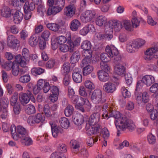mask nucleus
Listing matches in <instances>:
<instances>
[{
	"instance_id": "a211bd4d",
	"label": "nucleus",
	"mask_w": 158,
	"mask_h": 158,
	"mask_svg": "<svg viewBox=\"0 0 158 158\" xmlns=\"http://www.w3.org/2000/svg\"><path fill=\"white\" fill-rule=\"evenodd\" d=\"M81 23L79 20L77 19L73 20L71 22L70 28L73 31H77L81 27Z\"/></svg>"
},
{
	"instance_id": "72a5a7b5",
	"label": "nucleus",
	"mask_w": 158,
	"mask_h": 158,
	"mask_svg": "<svg viewBox=\"0 0 158 158\" xmlns=\"http://www.w3.org/2000/svg\"><path fill=\"white\" fill-rule=\"evenodd\" d=\"M47 27L50 30L55 32L58 31L60 27L59 25L55 23H48Z\"/></svg>"
},
{
	"instance_id": "6ab92c4d",
	"label": "nucleus",
	"mask_w": 158,
	"mask_h": 158,
	"mask_svg": "<svg viewBox=\"0 0 158 158\" xmlns=\"http://www.w3.org/2000/svg\"><path fill=\"white\" fill-rule=\"evenodd\" d=\"M51 125L52 135L54 137H57L59 133L62 132L63 130L61 128L53 124H51Z\"/></svg>"
},
{
	"instance_id": "a878e982",
	"label": "nucleus",
	"mask_w": 158,
	"mask_h": 158,
	"mask_svg": "<svg viewBox=\"0 0 158 158\" xmlns=\"http://www.w3.org/2000/svg\"><path fill=\"white\" fill-rule=\"evenodd\" d=\"M35 4L34 2H30L28 1L25 3L23 7L24 11H33L35 9Z\"/></svg>"
},
{
	"instance_id": "6e6552de",
	"label": "nucleus",
	"mask_w": 158,
	"mask_h": 158,
	"mask_svg": "<svg viewBox=\"0 0 158 158\" xmlns=\"http://www.w3.org/2000/svg\"><path fill=\"white\" fill-rule=\"evenodd\" d=\"M81 70L78 68H75L73 71L72 77L73 81L77 83H80L82 81V76Z\"/></svg>"
},
{
	"instance_id": "603ef678",
	"label": "nucleus",
	"mask_w": 158,
	"mask_h": 158,
	"mask_svg": "<svg viewBox=\"0 0 158 158\" xmlns=\"http://www.w3.org/2000/svg\"><path fill=\"white\" fill-rule=\"evenodd\" d=\"M100 59L101 62H107L110 60V58L107 53H102L100 55Z\"/></svg>"
},
{
	"instance_id": "49530a36",
	"label": "nucleus",
	"mask_w": 158,
	"mask_h": 158,
	"mask_svg": "<svg viewBox=\"0 0 158 158\" xmlns=\"http://www.w3.org/2000/svg\"><path fill=\"white\" fill-rule=\"evenodd\" d=\"M50 158H66L63 153L59 152H55L51 155Z\"/></svg>"
},
{
	"instance_id": "bf43d9fd",
	"label": "nucleus",
	"mask_w": 158,
	"mask_h": 158,
	"mask_svg": "<svg viewBox=\"0 0 158 158\" xmlns=\"http://www.w3.org/2000/svg\"><path fill=\"white\" fill-rule=\"evenodd\" d=\"M56 61L54 59H50L46 63V66L48 69H51L53 68L55 65Z\"/></svg>"
},
{
	"instance_id": "20e7f679",
	"label": "nucleus",
	"mask_w": 158,
	"mask_h": 158,
	"mask_svg": "<svg viewBox=\"0 0 158 158\" xmlns=\"http://www.w3.org/2000/svg\"><path fill=\"white\" fill-rule=\"evenodd\" d=\"M91 98L96 103L102 104L106 102V98L102 97V91L99 89H96L92 92Z\"/></svg>"
},
{
	"instance_id": "f03ea898",
	"label": "nucleus",
	"mask_w": 158,
	"mask_h": 158,
	"mask_svg": "<svg viewBox=\"0 0 158 158\" xmlns=\"http://www.w3.org/2000/svg\"><path fill=\"white\" fill-rule=\"evenodd\" d=\"M10 133L13 139L17 140L19 138H22L28 134L27 130L22 126L19 125L16 128L15 125L13 124L10 126Z\"/></svg>"
},
{
	"instance_id": "5701e85b",
	"label": "nucleus",
	"mask_w": 158,
	"mask_h": 158,
	"mask_svg": "<svg viewBox=\"0 0 158 158\" xmlns=\"http://www.w3.org/2000/svg\"><path fill=\"white\" fill-rule=\"evenodd\" d=\"M80 53L79 51H75L71 56L70 61L72 64H75L77 62L80 58Z\"/></svg>"
},
{
	"instance_id": "37998d69",
	"label": "nucleus",
	"mask_w": 158,
	"mask_h": 158,
	"mask_svg": "<svg viewBox=\"0 0 158 158\" xmlns=\"http://www.w3.org/2000/svg\"><path fill=\"white\" fill-rule=\"evenodd\" d=\"M98 139V135L96 136H94L92 138H90L87 141V144L88 146H92L95 142H97Z\"/></svg>"
},
{
	"instance_id": "c9c22d12",
	"label": "nucleus",
	"mask_w": 158,
	"mask_h": 158,
	"mask_svg": "<svg viewBox=\"0 0 158 158\" xmlns=\"http://www.w3.org/2000/svg\"><path fill=\"white\" fill-rule=\"evenodd\" d=\"M70 143L71 147L75 150L74 152H77L78 151L80 146L78 142L75 140H72Z\"/></svg>"
},
{
	"instance_id": "9b49d317",
	"label": "nucleus",
	"mask_w": 158,
	"mask_h": 158,
	"mask_svg": "<svg viewBox=\"0 0 158 158\" xmlns=\"http://www.w3.org/2000/svg\"><path fill=\"white\" fill-rule=\"evenodd\" d=\"M20 44L19 41L14 36L10 35V48L15 51H17Z\"/></svg>"
},
{
	"instance_id": "052dcab7",
	"label": "nucleus",
	"mask_w": 158,
	"mask_h": 158,
	"mask_svg": "<svg viewBox=\"0 0 158 158\" xmlns=\"http://www.w3.org/2000/svg\"><path fill=\"white\" fill-rule=\"evenodd\" d=\"M85 85L86 88L89 89H94L95 88V86L94 84L89 80L86 81H85Z\"/></svg>"
},
{
	"instance_id": "0eeeda50",
	"label": "nucleus",
	"mask_w": 158,
	"mask_h": 158,
	"mask_svg": "<svg viewBox=\"0 0 158 158\" xmlns=\"http://www.w3.org/2000/svg\"><path fill=\"white\" fill-rule=\"evenodd\" d=\"M14 16L13 21L15 23H19L23 19V14L16 9L10 10V15Z\"/></svg>"
},
{
	"instance_id": "e2e57ef3",
	"label": "nucleus",
	"mask_w": 158,
	"mask_h": 158,
	"mask_svg": "<svg viewBox=\"0 0 158 158\" xmlns=\"http://www.w3.org/2000/svg\"><path fill=\"white\" fill-rule=\"evenodd\" d=\"M107 62H101L100 63V67L102 69L101 70H104L107 72L110 70V68L107 65Z\"/></svg>"
},
{
	"instance_id": "a18cd8bd",
	"label": "nucleus",
	"mask_w": 158,
	"mask_h": 158,
	"mask_svg": "<svg viewBox=\"0 0 158 158\" xmlns=\"http://www.w3.org/2000/svg\"><path fill=\"white\" fill-rule=\"evenodd\" d=\"M59 50L62 52H65L69 51L70 52H72L73 51H71L70 50V46L65 44H60L59 46Z\"/></svg>"
},
{
	"instance_id": "412c9836",
	"label": "nucleus",
	"mask_w": 158,
	"mask_h": 158,
	"mask_svg": "<svg viewBox=\"0 0 158 158\" xmlns=\"http://www.w3.org/2000/svg\"><path fill=\"white\" fill-rule=\"evenodd\" d=\"M73 118V120L74 123L77 125L80 126L84 122V118L83 115L80 114H77Z\"/></svg>"
},
{
	"instance_id": "3c124183",
	"label": "nucleus",
	"mask_w": 158,
	"mask_h": 158,
	"mask_svg": "<svg viewBox=\"0 0 158 158\" xmlns=\"http://www.w3.org/2000/svg\"><path fill=\"white\" fill-rule=\"evenodd\" d=\"M66 148V146L65 144L60 143L57 145V152H59L60 153H63L67 151Z\"/></svg>"
},
{
	"instance_id": "4c0bfd02",
	"label": "nucleus",
	"mask_w": 158,
	"mask_h": 158,
	"mask_svg": "<svg viewBox=\"0 0 158 158\" xmlns=\"http://www.w3.org/2000/svg\"><path fill=\"white\" fill-rule=\"evenodd\" d=\"M123 23L126 30L129 31H133V27H132V24L130 21L124 20L123 21Z\"/></svg>"
},
{
	"instance_id": "09e8293b",
	"label": "nucleus",
	"mask_w": 158,
	"mask_h": 158,
	"mask_svg": "<svg viewBox=\"0 0 158 158\" xmlns=\"http://www.w3.org/2000/svg\"><path fill=\"white\" fill-rule=\"evenodd\" d=\"M35 107L31 105H28L25 112L27 114H30L34 113L35 112Z\"/></svg>"
},
{
	"instance_id": "ea45409f",
	"label": "nucleus",
	"mask_w": 158,
	"mask_h": 158,
	"mask_svg": "<svg viewBox=\"0 0 158 158\" xmlns=\"http://www.w3.org/2000/svg\"><path fill=\"white\" fill-rule=\"evenodd\" d=\"M30 80V77L28 74L22 76L19 79V82L23 84L29 82Z\"/></svg>"
},
{
	"instance_id": "680f3d73",
	"label": "nucleus",
	"mask_w": 158,
	"mask_h": 158,
	"mask_svg": "<svg viewBox=\"0 0 158 158\" xmlns=\"http://www.w3.org/2000/svg\"><path fill=\"white\" fill-rule=\"evenodd\" d=\"M125 79L127 84L128 85H131L132 82V78L130 73H127L125 74Z\"/></svg>"
},
{
	"instance_id": "de8ad7c7",
	"label": "nucleus",
	"mask_w": 158,
	"mask_h": 158,
	"mask_svg": "<svg viewBox=\"0 0 158 158\" xmlns=\"http://www.w3.org/2000/svg\"><path fill=\"white\" fill-rule=\"evenodd\" d=\"M79 105H87L89 108H90V104L89 101L86 98H83L80 96V98L79 99Z\"/></svg>"
},
{
	"instance_id": "c03bdc74",
	"label": "nucleus",
	"mask_w": 158,
	"mask_h": 158,
	"mask_svg": "<svg viewBox=\"0 0 158 158\" xmlns=\"http://www.w3.org/2000/svg\"><path fill=\"white\" fill-rule=\"evenodd\" d=\"M18 98V93L15 92L10 98V104L11 105L18 104L17 101Z\"/></svg>"
},
{
	"instance_id": "c85d7f7f",
	"label": "nucleus",
	"mask_w": 158,
	"mask_h": 158,
	"mask_svg": "<svg viewBox=\"0 0 158 158\" xmlns=\"http://www.w3.org/2000/svg\"><path fill=\"white\" fill-rule=\"evenodd\" d=\"M59 123L61 127L64 129H67L69 126V121L65 117L61 118L60 120Z\"/></svg>"
},
{
	"instance_id": "13d9d810",
	"label": "nucleus",
	"mask_w": 158,
	"mask_h": 158,
	"mask_svg": "<svg viewBox=\"0 0 158 158\" xmlns=\"http://www.w3.org/2000/svg\"><path fill=\"white\" fill-rule=\"evenodd\" d=\"M34 117V118L35 123H39L41 122H42L44 120L43 119L45 117H42V114L40 113H38Z\"/></svg>"
},
{
	"instance_id": "f704fd0d",
	"label": "nucleus",
	"mask_w": 158,
	"mask_h": 158,
	"mask_svg": "<svg viewBox=\"0 0 158 158\" xmlns=\"http://www.w3.org/2000/svg\"><path fill=\"white\" fill-rule=\"evenodd\" d=\"M81 47L82 49L85 51L90 50L91 44L90 42L88 40L84 41L81 44Z\"/></svg>"
},
{
	"instance_id": "9d476101",
	"label": "nucleus",
	"mask_w": 158,
	"mask_h": 158,
	"mask_svg": "<svg viewBox=\"0 0 158 158\" xmlns=\"http://www.w3.org/2000/svg\"><path fill=\"white\" fill-rule=\"evenodd\" d=\"M116 89V86L111 82H108L105 84L103 86L104 90L107 93H113Z\"/></svg>"
},
{
	"instance_id": "f8f14e48",
	"label": "nucleus",
	"mask_w": 158,
	"mask_h": 158,
	"mask_svg": "<svg viewBox=\"0 0 158 158\" xmlns=\"http://www.w3.org/2000/svg\"><path fill=\"white\" fill-rule=\"evenodd\" d=\"M105 51L112 57L114 56H117L118 53L117 49L113 45L107 46Z\"/></svg>"
},
{
	"instance_id": "8fccbe9b",
	"label": "nucleus",
	"mask_w": 158,
	"mask_h": 158,
	"mask_svg": "<svg viewBox=\"0 0 158 158\" xmlns=\"http://www.w3.org/2000/svg\"><path fill=\"white\" fill-rule=\"evenodd\" d=\"M147 140L148 143L151 144H153L156 142V138L155 136L150 134L147 136Z\"/></svg>"
},
{
	"instance_id": "b1692460",
	"label": "nucleus",
	"mask_w": 158,
	"mask_h": 158,
	"mask_svg": "<svg viewBox=\"0 0 158 158\" xmlns=\"http://www.w3.org/2000/svg\"><path fill=\"white\" fill-rule=\"evenodd\" d=\"M115 73L117 75H122L125 72V68L121 64L116 65L114 69Z\"/></svg>"
},
{
	"instance_id": "0e129e2a",
	"label": "nucleus",
	"mask_w": 158,
	"mask_h": 158,
	"mask_svg": "<svg viewBox=\"0 0 158 158\" xmlns=\"http://www.w3.org/2000/svg\"><path fill=\"white\" fill-rule=\"evenodd\" d=\"M101 134L104 139H106L109 136V132L106 128H103Z\"/></svg>"
},
{
	"instance_id": "864d4df0",
	"label": "nucleus",
	"mask_w": 158,
	"mask_h": 158,
	"mask_svg": "<svg viewBox=\"0 0 158 158\" xmlns=\"http://www.w3.org/2000/svg\"><path fill=\"white\" fill-rule=\"evenodd\" d=\"M56 39L57 40L58 43L60 44H63L66 42H67V44L68 41V37L66 38L64 36L62 35L57 37Z\"/></svg>"
},
{
	"instance_id": "774afa93",
	"label": "nucleus",
	"mask_w": 158,
	"mask_h": 158,
	"mask_svg": "<svg viewBox=\"0 0 158 158\" xmlns=\"http://www.w3.org/2000/svg\"><path fill=\"white\" fill-rule=\"evenodd\" d=\"M64 75V77L63 79L64 83L65 85L67 86L70 83L71 77L69 74Z\"/></svg>"
},
{
	"instance_id": "2eb2a0df",
	"label": "nucleus",
	"mask_w": 158,
	"mask_h": 158,
	"mask_svg": "<svg viewBox=\"0 0 158 158\" xmlns=\"http://www.w3.org/2000/svg\"><path fill=\"white\" fill-rule=\"evenodd\" d=\"M97 73L98 78L101 81L105 82L109 79V75L106 71L104 70H99Z\"/></svg>"
},
{
	"instance_id": "423d86ee",
	"label": "nucleus",
	"mask_w": 158,
	"mask_h": 158,
	"mask_svg": "<svg viewBox=\"0 0 158 158\" xmlns=\"http://www.w3.org/2000/svg\"><path fill=\"white\" fill-rule=\"evenodd\" d=\"M95 15L96 13L94 11L87 10L81 14V19L84 22H89L94 18Z\"/></svg>"
},
{
	"instance_id": "7ed1b4c3",
	"label": "nucleus",
	"mask_w": 158,
	"mask_h": 158,
	"mask_svg": "<svg viewBox=\"0 0 158 158\" xmlns=\"http://www.w3.org/2000/svg\"><path fill=\"white\" fill-rule=\"evenodd\" d=\"M15 60L12 64L11 68V72L15 76H17L19 73V64L22 67H25L27 64L26 61L24 60L23 57L20 55H18L15 56Z\"/></svg>"
},
{
	"instance_id": "5fc2aeb1",
	"label": "nucleus",
	"mask_w": 158,
	"mask_h": 158,
	"mask_svg": "<svg viewBox=\"0 0 158 158\" xmlns=\"http://www.w3.org/2000/svg\"><path fill=\"white\" fill-rule=\"evenodd\" d=\"M44 111L46 117H49L52 116L50 107L48 104H46L44 106Z\"/></svg>"
},
{
	"instance_id": "7c9ffc66",
	"label": "nucleus",
	"mask_w": 158,
	"mask_h": 158,
	"mask_svg": "<svg viewBox=\"0 0 158 158\" xmlns=\"http://www.w3.org/2000/svg\"><path fill=\"white\" fill-rule=\"evenodd\" d=\"M1 15L3 17L8 18L10 16V9L8 6H5L1 10Z\"/></svg>"
},
{
	"instance_id": "aec40b11",
	"label": "nucleus",
	"mask_w": 158,
	"mask_h": 158,
	"mask_svg": "<svg viewBox=\"0 0 158 158\" xmlns=\"http://www.w3.org/2000/svg\"><path fill=\"white\" fill-rule=\"evenodd\" d=\"M136 44L135 41L128 43L126 46L127 51L130 53L135 52L139 48Z\"/></svg>"
},
{
	"instance_id": "cd10ccee",
	"label": "nucleus",
	"mask_w": 158,
	"mask_h": 158,
	"mask_svg": "<svg viewBox=\"0 0 158 158\" xmlns=\"http://www.w3.org/2000/svg\"><path fill=\"white\" fill-rule=\"evenodd\" d=\"M9 101L7 98H0V113L3 109L7 108L8 106Z\"/></svg>"
},
{
	"instance_id": "473e14b6",
	"label": "nucleus",
	"mask_w": 158,
	"mask_h": 158,
	"mask_svg": "<svg viewBox=\"0 0 158 158\" xmlns=\"http://www.w3.org/2000/svg\"><path fill=\"white\" fill-rule=\"evenodd\" d=\"M73 111L74 108L73 106L71 105H69L65 108L64 113L66 117H69L73 114Z\"/></svg>"
},
{
	"instance_id": "4468645a",
	"label": "nucleus",
	"mask_w": 158,
	"mask_h": 158,
	"mask_svg": "<svg viewBox=\"0 0 158 158\" xmlns=\"http://www.w3.org/2000/svg\"><path fill=\"white\" fill-rule=\"evenodd\" d=\"M142 81L147 86H149L155 82V79L152 76L146 75L142 78Z\"/></svg>"
},
{
	"instance_id": "a19ab883",
	"label": "nucleus",
	"mask_w": 158,
	"mask_h": 158,
	"mask_svg": "<svg viewBox=\"0 0 158 158\" xmlns=\"http://www.w3.org/2000/svg\"><path fill=\"white\" fill-rule=\"evenodd\" d=\"M45 71V70L41 68H32L31 70V72L32 74L35 76L36 75H40Z\"/></svg>"
},
{
	"instance_id": "ddd939ff",
	"label": "nucleus",
	"mask_w": 158,
	"mask_h": 158,
	"mask_svg": "<svg viewBox=\"0 0 158 158\" xmlns=\"http://www.w3.org/2000/svg\"><path fill=\"white\" fill-rule=\"evenodd\" d=\"M63 9L57 5L53 6L50 7L48 9L47 12V15L50 16L51 15H54L60 12Z\"/></svg>"
},
{
	"instance_id": "393cba45",
	"label": "nucleus",
	"mask_w": 158,
	"mask_h": 158,
	"mask_svg": "<svg viewBox=\"0 0 158 158\" xmlns=\"http://www.w3.org/2000/svg\"><path fill=\"white\" fill-rule=\"evenodd\" d=\"M107 22L106 18L103 15H100L98 16L96 19V24L99 26H102L104 25Z\"/></svg>"
},
{
	"instance_id": "c756f323",
	"label": "nucleus",
	"mask_w": 158,
	"mask_h": 158,
	"mask_svg": "<svg viewBox=\"0 0 158 158\" xmlns=\"http://www.w3.org/2000/svg\"><path fill=\"white\" fill-rule=\"evenodd\" d=\"M153 57V54L152 48L147 49L146 51L144 56V59L149 61L151 60Z\"/></svg>"
},
{
	"instance_id": "e433bc0d",
	"label": "nucleus",
	"mask_w": 158,
	"mask_h": 158,
	"mask_svg": "<svg viewBox=\"0 0 158 158\" xmlns=\"http://www.w3.org/2000/svg\"><path fill=\"white\" fill-rule=\"evenodd\" d=\"M61 69V71L64 75L68 74L70 71L69 64L68 62H64Z\"/></svg>"
},
{
	"instance_id": "f257e3e1",
	"label": "nucleus",
	"mask_w": 158,
	"mask_h": 158,
	"mask_svg": "<svg viewBox=\"0 0 158 158\" xmlns=\"http://www.w3.org/2000/svg\"><path fill=\"white\" fill-rule=\"evenodd\" d=\"M109 115L114 116L116 119L115 126L118 130L117 136L120 135V130L124 131L127 129L130 131H132L135 130V126L132 121L125 116L121 117L119 112H114Z\"/></svg>"
},
{
	"instance_id": "f3484780",
	"label": "nucleus",
	"mask_w": 158,
	"mask_h": 158,
	"mask_svg": "<svg viewBox=\"0 0 158 158\" xmlns=\"http://www.w3.org/2000/svg\"><path fill=\"white\" fill-rule=\"evenodd\" d=\"M100 129V127L98 125L96 126L90 125V127L87 130V133L90 135H97L98 133H99L98 131Z\"/></svg>"
},
{
	"instance_id": "69168bd1",
	"label": "nucleus",
	"mask_w": 158,
	"mask_h": 158,
	"mask_svg": "<svg viewBox=\"0 0 158 158\" xmlns=\"http://www.w3.org/2000/svg\"><path fill=\"white\" fill-rule=\"evenodd\" d=\"M151 48L152 49L154 57L156 59L158 58V44H156Z\"/></svg>"
},
{
	"instance_id": "2f4dec72",
	"label": "nucleus",
	"mask_w": 158,
	"mask_h": 158,
	"mask_svg": "<svg viewBox=\"0 0 158 158\" xmlns=\"http://www.w3.org/2000/svg\"><path fill=\"white\" fill-rule=\"evenodd\" d=\"M27 94L25 93H22L20 94L19 98L22 103H27L30 101V99Z\"/></svg>"
},
{
	"instance_id": "4d7b16f0",
	"label": "nucleus",
	"mask_w": 158,
	"mask_h": 158,
	"mask_svg": "<svg viewBox=\"0 0 158 158\" xmlns=\"http://www.w3.org/2000/svg\"><path fill=\"white\" fill-rule=\"evenodd\" d=\"M141 82H143V81H138L137 83V85H136V89H135V97L136 98V99L137 100H139V99H140L141 98V95L139 94L138 93V92H137V91L139 90L140 88L139 87V86L140 85Z\"/></svg>"
},
{
	"instance_id": "79ce46f5",
	"label": "nucleus",
	"mask_w": 158,
	"mask_h": 158,
	"mask_svg": "<svg viewBox=\"0 0 158 158\" xmlns=\"http://www.w3.org/2000/svg\"><path fill=\"white\" fill-rule=\"evenodd\" d=\"M38 39L35 35H32L29 40V44L31 46L33 47L37 45Z\"/></svg>"
},
{
	"instance_id": "dca6fc26",
	"label": "nucleus",
	"mask_w": 158,
	"mask_h": 158,
	"mask_svg": "<svg viewBox=\"0 0 158 158\" xmlns=\"http://www.w3.org/2000/svg\"><path fill=\"white\" fill-rule=\"evenodd\" d=\"M75 8L73 5H69L65 9L64 14L68 17H72L75 14Z\"/></svg>"
},
{
	"instance_id": "338daca9",
	"label": "nucleus",
	"mask_w": 158,
	"mask_h": 158,
	"mask_svg": "<svg viewBox=\"0 0 158 158\" xmlns=\"http://www.w3.org/2000/svg\"><path fill=\"white\" fill-rule=\"evenodd\" d=\"M13 106V111L15 114H18L21 110L19 104H16L12 105Z\"/></svg>"
},
{
	"instance_id": "1a4fd4ad",
	"label": "nucleus",
	"mask_w": 158,
	"mask_h": 158,
	"mask_svg": "<svg viewBox=\"0 0 158 158\" xmlns=\"http://www.w3.org/2000/svg\"><path fill=\"white\" fill-rule=\"evenodd\" d=\"M100 118V114L98 113H94L90 116L87 124L89 125L96 126L99 122Z\"/></svg>"
},
{
	"instance_id": "58836bf2",
	"label": "nucleus",
	"mask_w": 158,
	"mask_h": 158,
	"mask_svg": "<svg viewBox=\"0 0 158 158\" xmlns=\"http://www.w3.org/2000/svg\"><path fill=\"white\" fill-rule=\"evenodd\" d=\"M93 70V67L88 65L85 67L83 70V73L84 76H87L90 74Z\"/></svg>"
},
{
	"instance_id": "39448f33",
	"label": "nucleus",
	"mask_w": 158,
	"mask_h": 158,
	"mask_svg": "<svg viewBox=\"0 0 158 158\" xmlns=\"http://www.w3.org/2000/svg\"><path fill=\"white\" fill-rule=\"evenodd\" d=\"M68 40L67 44L70 46V50L71 51H73L75 47L80 45L81 41L80 37L74 36L71 38L70 35L68 37Z\"/></svg>"
},
{
	"instance_id": "bb28decb",
	"label": "nucleus",
	"mask_w": 158,
	"mask_h": 158,
	"mask_svg": "<svg viewBox=\"0 0 158 158\" xmlns=\"http://www.w3.org/2000/svg\"><path fill=\"white\" fill-rule=\"evenodd\" d=\"M21 143L26 146L30 145L32 143V140L28 135V134L20 139Z\"/></svg>"
},
{
	"instance_id": "4be33fe9",
	"label": "nucleus",
	"mask_w": 158,
	"mask_h": 158,
	"mask_svg": "<svg viewBox=\"0 0 158 158\" xmlns=\"http://www.w3.org/2000/svg\"><path fill=\"white\" fill-rule=\"evenodd\" d=\"M109 24L114 28V30L116 31H119L122 27V25L121 23L119 22H118L117 20H113L111 21L110 22Z\"/></svg>"
},
{
	"instance_id": "6e6d98bb",
	"label": "nucleus",
	"mask_w": 158,
	"mask_h": 158,
	"mask_svg": "<svg viewBox=\"0 0 158 158\" xmlns=\"http://www.w3.org/2000/svg\"><path fill=\"white\" fill-rule=\"evenodd\" d=\"M121 92L123 97L125 98H128L131 96V93L124 87H123L121 89Z\"/></svg>"
}]
</instances>
